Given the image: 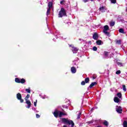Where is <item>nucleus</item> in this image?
<instances>
[{"label": "nucleus", "instance_id": "9", "mask_svg": "<svg viewBox=\"0 0 127 127\" xmlns=\"http://www.w3.org/2000/svg\"><path fill=\"white\" fill-rule=\"evenodd\" d=\"M73 53H77L78 52V50H79V49L77 47H72L71 49Z\"/></svg>", "mask_w": 127, "mask_h": 127}, {"label": "nucleus", "instance_id": "23", "mask_svg": "<svg viewBox=\"0 0 127 127\" xmlns=\"http://www.w3.org/2000/svg\"><path fill=\"white\" fill-rule=\"evenodd\" d=\"M90 81V78H89V77H87L85 79V83H88Z\"/></svg>", "mask_w": 127, "mask_h": 127}, {"label": "nucleus", "instance_id": "26", "mask_svg": "<svg viewBox=\"0 0 127 127\" xmlns=\"http://www.w3.org/2000/svg\"><path fill=\"white\" fill-rule=\"evenodd\" d=\"M122 87L123 88V90L126 92L127 91V88H126V85H123Z\"/></svg>", "mask_w": 127, "mask_h": 127}, {"label": "nucleus", "instance_id": "30", "mask_svg": "<svg viewBox=\"0 0 127 127\" xmlns=\"http://www.w3.org/2000/svg\"><path fill=\"white\" fill-rule=\"evenodd\" d=\"M98 48L96 47H93V51H97Z\"/></svg>", "mask_w": 127, "mask_h": 127}, {"label": "nucleus", "instance_id": "37", "mask_svg": "<svg viewBox=\"0 0 127 127\" xmlns=\"http://www.w3.org/2000/svg\"><path fill=\"white\" fill-rule=\"evenodd\" d=\"M104 55H105V56H108V52H105Z\"/></svg>", "mask_w": 127, "mask_h": 127}, {"label": "nucleus", "instance_id": "33", "mask_svg": "<svg viewBox=\"0 0 127 127\" xmlns=\"http://www.w3.org/2000/svg\"><path fill=\"white\" fill-rule=\"evenodd\" d=\"M81 113H80L78 114V115L77 116V119H80V118L81 117Z\"/></svg>", "mask_w": 127, "mask_h": 127}, {"label": "nucleus", "instance_id": "38", "mask_svg": "<svg viewBox=\"0 0 127 127\" xmlns=\"http://www.w3.org/2000/svg\"><path fill=\"white\" fill-rule=\"evenodd\" d=\"M84 2H88V0H83Z\"/></svg>", "mask_w": 127, "mask_h": 127}, {"label": "nucleus", "instance_id": "5", "mask_svg": "<svg viewBox=\"0 0 127 127\" xmlns=\"http://www.w3.org/2000/svg\"><path fill=\"white\" fill-rule=\"evenodd\" d=\"M17 100H19L20 103H23V99H21V94L20 93H17L16 95Z\"/></svg>", "mask_w": 127, "mask_h": 127}, {"label": "nucleus", "instance_id": "14", "mask_svg": "<svg viewBox=\"0 0 127 127\" xmlns=\"http://www.w3.org/2000/svg\"><path fill=\"white\" fill-rule=\"evenodd\" d=\"M76 68H75V67L72 66L71 67V73H72V74H75V73H76Z\"/></svg>", "mask_w": 127, "mask_h": 127}, {"label": "nucleus", "instance_id": "29", "mask_svg": "<svg viewBox=\"0 0 127 127\" xmlns=\"http://www.w3.org/2000/svg\"><path fill=\"white\" fill-rule=\"evenodd\" d=\"M117 65H118V66H120V67H122V66H123V64L120 62L117 63Z\"/></svg>", "mask_w": 127, "mask_h": 127}, {"label": "nucleus", "instance_id": "4", "mask_svg": "<svg viewBox=\"0 0 127 127\" xmlns=\"http://www.w3.org/2000/svg\"><path fill=\"white\" fill-rule=\"evenodd\" d=\"M15 81L16 83H21V84H24L25 83V79L24 78L19 79L18 78H15Z\"/></svg>", "mask_w": 127, "mask_h": 127}, {"label": "nucleus", "instance_id": "13", "mask_svg": "<svg viewBox=\"0 0 127 127\" xmlns=\"http://www.w3.org/2000/svg\"><path fill=\"white\" fill-rule=\"evenodd\" d=\"M114 101L115 103H120V101L121 100H120V98H119L118 97H115L114 98Z\"/></svg>", "mask_w": 127, "mask_h": 127}, {"label": "nucleus", "instance_id": "7", "mask_svg": "<svg viewBox=\"0 0 127 127\" xmlns=\"http://www.w3.org/2000/svg\"><path fill=\"white\" fill-rule=\"evenodd\" d=\"M116 108V112L118 113L119 114H122L123 113V109H122V107L121 106H117Z\"/></svg>", "mask_w": 127, "mask_h": 127}, {"label": "nucleus", "instance_id": "11", "mask_svg": "<svg viewBox=\"0 0 127 127\" xmlns=\"http://www.w3.org/2000/svg\"><path fill=\"white\" fill-rule=\"evenodd\" d=\"M62 116H67V113H63L61 111H59V118H62Z\"/></svg>", "mask_w": 127, "mask_h": 127}, {"label": "nucleus", "instance_id": "32", "mask_svg": "<svg viewBox=\"0 0 127 127\" xmlns=\"http://www.w3.org/2000/svg\"><path fill=\"white\" fill-rule=\"evenodd\" d=\"M85 84H86V82L84 81H82L81 83V84L82 85V86H84V85H85Z\"/></svg>", "mask_w": 127, "mask_h": 127}, {"label": "nucleus", "instance_id": "31", "mask_svg": "<svg viewBox=\"0 0 127 127\" xmlns=\"http://www.w3.org/2000/svg\"><path fill=\"white\" fill-rule=\"evenodd\" d=\"M26 92H27V93H30V89H26L25 90Z\"/></svg>", "mask_w": 127, "mask_h": 127}, {"label": "nucleus", "instance_id": "21", "mask_svg": "<svg viewBox=\"0 0 127 127\" xmlns=\"http://www.w3.org/2000/svg\"><path fill=\"white\" fill-rule=\"evenodd\" d=\"M50 11H51V9H49V8H48V10L47 11V15H49Z\"/></svg>", "mask_w": 127, "mask_h": 127}, {"label": "nucleus", "instance_id": "17", "mask_svg": "<svg viewBox=\"0 0 127 127\" xmlns=\"http://www.w3.org/2000/svg\"><path fill=\"white\" fill-rule=\"evenodd\" d=\"M119 32L120 33H123V34H125V30H124V29L123 28H120L119 30Z\"/></svg>", "mask_w": 127, "mask_h": 127}, {"label": "nucleus", "instance_id": "39", "mask_svg": "<svg viewBox=\"0 0 127 127\" xmlns=\"http://www.w3.org/2000/svg\"><path fill=\"white\" fill-rule=\"evenodd\" d=\"M60 3L62 4V3H63V1H61Z\"/></svg>", "mask_w": 127, "mask_h": 127}, {"label": "nucleus", "instance_id": "34", "mask_svg": "<svg viewBox=\"0 0 127 127\" xmlns=\"http://www.w3.org/2000/svg\"><path fill=\"white\" fill-rule=\"evenodd\" d=\"M120 73H121V70H117V71H116V74H117V75H119Z\"/></svg>", "mask_w": 127, "mask_h": 127}, {"label": "nucleus", "instance_id": "12", "mask_svg": "<svg viewBox=\"0 0 127 127\" xmlns=\"http://www.w3.org/2000/svg\"><path fill=\"white\" fill-rule=\"evenodd\" d=\"M53 114L55 118H58V116H59V111L56 110Z\"/></svg>", "mask_w": 127, "mask_h": 127}, {"label": "nucleus", "instance_id": "16", "mask_svg": "<svg viewBox=\"0 0 127 127\" xmlns=\"http://www.w3.org/2000/svg\"><path fill=\"white\" fill-rule=\"evenodd\" d=\"M97 85V82H94L91 83V84L89 85V88H91L94 87V86Z\"/></svg>", "mask_w": 127, "mask_h": 127}, {"label": "nucleus", "instance_id": "40", "mask_svg": "<svg viewBox=\"0 0 127 127\" xmlns=\"http://www.w3.org/2000/svg\"><path fill=\"white\" fill-rule=\"evenodd\" d=\"M91 1H93V0H91Z\"/></svg>", "mask_w": 127, "mask_h": 127}, {"label": "nucleus", "instance_id": "36", "mask_svg": "<svg viewBox=\"0 0 127 127\" xmlns=\"http://www.w3.org/2000/svg\"><path fill=\"white\" fill-rule=\"evenodd\" d=\"M37 104V100H36V101L34 103V105L35 107H36Z\"/></svg>", "mask_w": 127, "mask_h": 127}, {"label": "nucleus", "instance_id": "3", "mask_svg": "<svg viewBox=\"0 0 127 127\" xmlns=\"http://www.w3.org/2000/svg\"><path fill=\"white\" fill-rule=\"evenodd\" d=\"M108 30H109V26L105 25L104 26L103 32H104V33H105V34H106V35L110 37V33L109 32H108Z\"/></svg>", "mask_w": 127, "mask_h": 127}, {"label": "nucleus", "instance_id": "8", "mask_svg": "<svg viewBox=\"0 0 127 127\" xmlns=\"http://www.w3.org/2000/svg\"><path fill=\"white\" fill-rule=\"evenodd\" d=\"M93 38L94 39V40H98L99 38V35L97 33H94L93 35Z\"/></svg>", "mask_w": 127, "mask_h": 127}, {"label": "nucleus", "instance_id": "18", "mask_svg": "<svg viewBox=\"0 0 127 127\" xmlns=\"http://www.w3.org/2000/svg\"><path fill=\"white\" fill-rule=\"evenodd\" d=\"M117 96L119 99H122V93L118 92L117 94Z\"/></svg>", "mask_w": 127, "mask_h": 127}, {"label": "nucleus", "instance_id": "22", "mask_svg": "<svg viewBox=\"0 0 127 127\" xmlns=\"http://www.w3.org/2000/svg\"><path fill=\"white\" fill-rule=\"evenodd\" d=\"M123 127H127V122L125 121L124 122H123Z\"/></svg>", "mask_w": 127, "mask_h": 127}, {"label": "nucleus", "instance_id": "2", "mask_svg": "<svg viewBox=\"0 0 127 127\" xmlns=\"http://www.w3.org/2000/svg\"><path fill=\"white\" fill-rule=\"evenodd\" d=\"M66 10H65V9L62 8L59 12V17H63V16H66Z\"/></svg>", "mask_w": 127, "mask_h": 127}, {"label": "nucleus", "instance_id": "35", "mask_svg": "<svg viewBox=\"0 0 127 127\" xmlns=\"http://www.w3.org/2000/svg\"><path fill=\"white\" fill-rule=\"evenodd\" d=\"M36 118L37 119H39V118H40V115H39L38 114H36Z\"/></svg>", "mask_w": 127, "mask_h": 127}, {"label": "nucleus", "instance_id": "28", "mask_svg": "<svg viewBox=\"0 0 127 127\" xmlns=\"http://www.w3.org/2000/svg\"><path fill=\"white\" fill-rule=\"evenodd\" d=\"M121 40H117L116 41V44H119V45L121 44Z\"/></svg>", "mask_w": 127, "mask_h": 127}, {"label": "nucleus", "instance_id": "27", "mask_svg": "<svg viewBox=\"0 0 127 127\" xmlns=\"http://www.w3.org/2000/svg\"><path fill=\"white\" fill-rule=\"evenodd\" d=\"M114 25H115V22L111 21L110 22V26H114Z\"/></svg>", "mask_w": 127, "mask_h": 127}, {"label": "nucleus", "instance_id": "6", "mask_svg": "<svg viewBox=\"0 0 127 127\" xmlns=\"http://www.w3.org/2000/svg\"><path fill=\"white\" fill-rule=\"evenodd\" d=\"M108 9V8L106 7L105 6H101L99 8V10L101 12H106V11Z\"/></svg>", "mask_w": 127, "mask_h": 127}, {"label": "nucleus", "instance_id": "19", "mask_svg": "<svg viewBox=\"0 0 127 127\" xmlns=\"http://www.w3.org/2000/svg\"><path fill=\"white\" fill-rule=\"evenodd\" d=\"M103 125H104V126H105V127H108V126H109V122H108V121H105L103 122Z\"/></svg>", "mask_w": 127, "mask_h": 127}, {"label": "nucleus", "instance_id": "15", "mask_svg": "<svg viewBox=\"0 0 127 127\" xmlns=\"http://www.w3.org/2000/svg\"><path fill=\"white\" fill-rule=\"evenodd\" d=\"M53 5V3H52V2H49L48 3V8H49L50 9H51V8H52V6Z\"/></svg>", "mask_w": 127, "mask_h": 127}, {"label": "nucleus", "instance_id": "10", "mask_svg": "<svg viewBox=\"0 0 127 127\" xmlns=\"http://www.w3.org/2000/svg\"><path fill=\"white\" fill-rule=\"evenodd\" d=\"M26 104L28 105L26 107L27 109H29L31 107V102H30V100H26Z\"/></svg>", "mask_w": 127, "mask_h": 127}, {"label": "nucleus", "instance_id": "24", "mask_svg": "<svg viewBox=\"0 0 127 127\" xmlns=\"http://www.w3.org/2000/svg\"><path fill=\"white\" fill-rule=\"evenodd\" d=\"M29 97H30V95L29 94H27L26 97L25 98V100L28 101V99H29Z\"/></svg>", "mask_w": 127, "mask_h": 127}, {"label": "nucleus", "instance_id": "1", "mask_svg": "<svg viewBox=\"0 0 127 127\" xmlns=\"http://www.w3.org/2000/svg\"><path fill=\"white\" fill-rule=\"evenodd\" d=\"M62 122L64 125H71V127H74V126H75V124H74L73 121L68 120V119L63 118L62 119Z\"/></svg>", "mask_w": 127, "mask_h": 127}, {"label": "nucleus", "instance_id": "25", "mask_svg": "<svg viewBox=\"0 0 127 127\" xmlns=\"http://www.w3.org/2000/svg\"><path fill=\"white\" fill-rule=\"evenodd\" d=\"M111 3H117V0H110Z\"/></svg>", "mask_w": 127, "mask_h": 127}, {"label": "nucleus", "instance_id": "20", "mask_svg": "<svg viewBox=\"0 0 127 127\" xmlns=\"http://www.w3.org/2000/svg\"><path fill=\"white\" fill-rule=\"evenodd\" d=\"M96 44H97V45H101V44H102V41L100 40L97 41Z\"/></svg>", "mask_w": 127, "mask_h": 127}]
</instances>
